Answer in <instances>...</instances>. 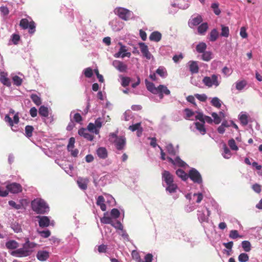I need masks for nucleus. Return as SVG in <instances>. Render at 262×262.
<instances>
[{
	"mask_svg": "<svg viewBox=\"0 0 262 262\" xmlns=\"http://www.w3.org/2000/svg\"><path fill=\"white\" fill-rule=\"evenodd\" d=\"M165 150H166L167 154L169 155V156L167 157L168 161L174 167L184 168L188 166L185 162L182 160L179 157L177 156L178 149L177 148H174L171 144H168L166 146Z\"/></svg>",
	"mask_w": 262,
	"mask_h": 262,
	"instance_id": "f257e3e1",
	"label": "nucleus"
},
{
	"mask_svg": "<svg viewBox=\"0 0 262 262\" xmlns=\"http://www.w3.org/2000/svg\"><path fill=\"white\" fill-rule=\"evenodd\" d=\"M195 97L200 101L204 102L207 100V97L205 94H199L195 95Z\"/></svg>",
	"mask_w": 262,
	"mask_h": 262,
	"instance_id": "0e129e2a",
	"label": "nucleus"
},
{
	"mask_svg": "<svg viewBox=\"0 0 262 262\" xmlns=\"http://www.w3.org/2000/svg\"><path fill=\"white\" fill-rule=\"evenodd\" d=\"M238 118L243 125H246L248 124V115L246 114V113H241L238 116Z\"/></svg>",
	"mask_w": 262,
	"mask_h": 262,
	"instance_id": "c756f323",
	"label": "nucleus"
},
{
	"mask_svg": "<svg viewBox=\"0 0 262 262\" xmlns=\"http://www.w3.org/2000/svg\"><path fill=\"white\" fill-rule=\"evenodd\" d=\"M75 138L71 137L70 138L69 143L67 146L69 151L72 150L74 147Z\"/></svg>",
	"mask_w": 262,
	"mask_h": 262,
	"instance_id": "4d7b16f0",
	"label": "nucleus"
},
{
	"mask_svg": "<svg viewBox=\"0 0 262 262\" xmlns=\"http://www.w3.org/2000/svg\"><path fill=\"white\" fill-rule=\"evenodd\" d=\"M162 37V34L157 31L153 32L149 36V39L151 41L158 42Z\"/></svg>",
	"mask_w": 262,
	"mask_h": 262,
	"instance_id": "bb28decb",
	"label": "nucleus"
},
{
	"mask_svg": "<svg viewBox=\"0 0 262 262\" xmlns=\"http://www.w3.org/2000/svg\"><path fill=\"white\" fill-rule=\"evenodd\" d=\"M210 215V211L205 206L199 208L197 211L198 219L201 223L208 222Z\"/></svg>",
	"mask_w": 262,
	"mask_h": 262,
	"instance_id": "0eeeda50",
	"label": "nucleus"
},
{
	"mask_svg": "<svg viewBox=\"0 0 262 262\" xmlns=\"http://www.w3.org/2000/svg\"><path fill=\"white\" fill-rule=\"evenodd\" d=\"M236 89L242 91L247 85V82L245 80L237 81L235 83Z\"/></svg>",
	"mask_w": 262,
	"mask_h": 262,
	"instance_id": "cd10ccee",
	"label": "nucleus"
},
{
	"mask_svg": "<svg viewBox=\"0 0 262 262\" xmlns=\"http://www.w3.org/2000/svg\"><path fill=\"white\" fill-rule=\"evenodd\" d=\"M212 116L213 118V121L215 124H219L221 122V117H219L216 113H213L212 114Z\"/></svg>",
	"mask_w": 262,
	"mask_h": 262,
	"instance_id": "680f3d73",
	"label": "nucleus"
},
{
	"mask_svg": "<svg viewBox=\"0 0 262 262\" xmlns=\"http://www.w3.org/2000/svg\"><path fill=\"white\" fill-rule=\"evenodd\" d=\"M228 145L230 148L233 150H237L238 148L236 145L234 139H230L228 141Z\"/></svg>",
	"mask_w": 262,
	"mask_h": 262,
	"instance_id": "de8ad7c7",
	"label": "nucleus"
},
{
	"mask_svg": "<svg viewBox=\"0 0 262 262\" xmlns=\"http://www.w3.org/2000/svg\"><path fill=\"white\" fill-rule=\"evenodd\" d=\"M189 70L192 74L198 73L199 72V67L196 61H190L188 63Z\"/></svg>",
	"mask_w": 262,
	"mask_h": 262,
	"instance_id": "4be33fe9",
	"label": "nucleus"
},
{
	"mask_svg": "<svg viewBox=\"0 0 262 262\" xmlns=\"http://www.w3.org/2000/svg\"><path fill=\"white\" fill-rule=\"evenodd\" d=\"M219 37V32L216 29H213L210 33L209 40L211 41H215Z\"/></svg>",
	"mask_w": 262,
	"mask_h": 262,
	"instance_id": "72a5a7b5",
	"label": "nucleus"
},
{
	"mask_svg": "<svg viewBox=\"0 0 262 262\" xmlns=\"http://www.w3.org/2000/svg\"><path fill=\"white\" fill-rule=\"evenodd\" d=\"M39 234L44 238H47L51 235V232L49 230L46 231H39Z\"/></svg>",
	"mask_w": 262,
	"mask_h": 262,
	"instance_id": "774afa93",
	"label": "nucleus"
},
{
	"mask_svg": "<svg viewBox=\"0 0 262 262\" xmlns=\"http://www.w3.org/2000/svg\"><path fill=\"white\" fill-rule=\"evenodd\" d=\"M222 71L226 77L229 76L232 73V70L227 67H224Z\"/></svg>",
	"mask_w": 262,
	"mask_h": 262,
	"instance_id": "09e8293b",
	"label": "nucleus"
},
{
	"mask_svg": "<svg viewBox=\"0 0 262 262\" xmlns=\"http://www.w3.org/2000/svg\"><path fill=\"white\" fill-rule=\"evenodd\" d=\"M30 98L32 99V101L36 105L39 106L41 104V100L40 97L37 96L35 94H32L30 95Z\"/></svg>",
	"mask_w": 262,
	"mask_h": 262,
	"instance_id": "473e14b6",
	"label": "nucleus"
},
{
	"mask_svg": "<svg viewBox=\"0 0 262 262\" xmlns=\"http://www.w3.org/2000/svg\"><path fill=\"white\" fill-rule=\"evenodd\" d=\"M6 188L8 191L12 193H18L23 190V187L20 184L17 183H12L8 184Z\"/></svg>",
	"mask_w": 262,
	"mask_h": 262,
	"instance_id": "f8f14e48",
	"label": "nucleus"
},
{
	"mask_svg": "<svg viewBox=\"0 0 262 262\" xmlns=\"http://www.w3.org/2000/svg\"><path fill=\"white\" fill-rule=\"evenodd\" d=\"M32 209L37 214H44L49 210L46 202L41 199L37 198L31 202Z\"/></svg>",
	"mask_w": 262,
	"mask_h": 262,
	"instance_id": "20e7f679",
	"label": "nucleus"
},
{
	"mask_svg": "<svg viewBox=\"0 0 262 262\" xmlns=\"http://www.w3.org/2000/svg\"><path fill=\"white\" fill-rule=\"evenodd\" d=\"M249 257L247 254L242 253L238 257V260L240 262H247L249 260Z\"/></svg>",
	"mask_w": 262,
	"mask_h": 262,
	"instance_id": "79ce46f5",
	"label": "nucleus"
},
{
	"mask_svg": "<svg viewBox=\"0 0 262 262\" xmlns=\"http://www.w3.org/2000/svg\"><path fill=\"white\" fill-rule=\"evenodd\" d=\"M211 103L212 105L219 108L221 106L222 102L219 98L215 97L212 99Z\"/></svg>",
	"mask_w": 262,
	"mask_h": 262,
	"instance_id": "f704fd0d",
	"label": "nucleus"
},
{
	"mask_svg": "<svg viewBox=\"0 0 262 262\" xmlns=\"http://www.w3.org/2000/svg\"><path fill=\"white\" fill-rule=\"evenodd\" d=\"M84 74L86 77L91 78L93 75L92 69L90 68H86L84 70Z\"/></svg>",
	"mask_w": 262,
	"mask_h": 262,
	"instance_id": "052dcab7",
	"label": "nucleus"
},
{
	"mask_svg": "<svg viewBox=\"0 0 262 262\" xmlns=\"http://www.w3.org/2000/svg\"><path fill=\"white\" fill-rule=\"evenodd\" d=\"M122 82L121 85L123 87H126L128 86L130 81V78L127 77H122L121 78Z\"/></svg>",
	"mask_w": 262,
	"mask_h": 262,
	"instance_id": "3c124183",
	"label": "nucleus"
},
{
	"mask_svg": "<svg viewBox=\"0 0 262 262\" xmlns=\"http://www.w3.org/2000/svg\"><path fill=\"white\" fill-rule=\"evenodd\" d=\"M195 119L203 122L204 124L205 122L208 123H211L213 122V120L210 117L204 116L202 113H197L195 115Z\"/></svg>",
	"mask_w": 262,
	"mask_h": 262,
	"instance_id": "f3484780",
	"label": "nucleus"
},
{
	"mask_svg": "<svg viewBox=\"0 0 262 262\" xmlns=\"http://www.w3.org/2000/svg\"><path fill=\"white\" fill-rule=\"evenodd\" d=\"M229 237L232 239H235L237 238H241L242 236L240 235L238 231L236 230H231L229 233Z\"/></svg>",
	"mask_w": 262,
	"mask_h": 262,
	"instance_id": "a18cd8bd",
	"label": "nucleus"
},
{
	"mask_svg": "<svg viewBox=\"0 0 262 262\" xmlns=\"http://www.w3.org/2000/svg\"><path fill=\"white\" fill-rule=\"evenodd\" d=\"M36 244L34 243L30 242L28 239L23 245V247L12 251L10 254L11 255L18 257H23L30 256L33 252L32 249L34 248Z\"/></svg>",
	"mask_w": 262,
	"mask_h": 262,
	"instance_id": "f03ea898",
	"label": "nucleus"
},
{
	"mask_svg": "<svg viewBox=\"0 0 262 262\" xmlns=\"http://www.w3.org/2000/svg\"><path fill=\"white\" fill-rule=\"evenodd\" d=\"M113 65L116 69L121 72H126L127 69V65L119 60H114L113 62Z\"/></svg>",
	"mask_w": 262,
	"mask_h": 262,
	"instance_id": "2eb2a0df",
	"label": "nucleus"
},
{
	"mask_svg": "<svg viewBox=\"0 0 262 262\" xmlns=\"http://www.w3.org/2000/svg\"><path fill=\"white\" fill-rule=\"evenodd\" d=\"M219 4L217 3H214L211 4V8L212 9L214 13L219 15L221 13V10L219 8Z\"/></svg>",
	"mask_w": 262,
	"mask_h": 262,
	"instance_id": "37998d69",
	"label": "nucleus"
},
{
	"mask_svg": "<svg viewBox=\"0 0 262 262\" xmlns=\"http://www.w3.org/2000/svg\"><path fill=\"white\" fill-rule=\"evenodd\" d=\"M88 183V179H79L77 180L79 187L82 190H85L87 188Z\"/></svg>",
	"mask_w": 262,
	"mask_h": 262,
	"instance_id": "a878e982",
	"label": "nucleus"
},
{
	"mask_svg": "<svg viewBox=\"0 0 262 262\" xmlns=\"http://www.w3.org/2000/svg\"><path fill=\"white\" fill-rule=\"evenodd\" d=\"M208 29V25L207 23L202 24L198 29V32L200 34H203Z\"/></svg>",
	"mask_w": 262,
	"mask_h": 262,
	"instance_id": "c03bdc74",
	"label": "nucleus"
},
{
	"mask_svg": "<svg viewBox=\"0 0 262 262\" xmlns=\"http://www.w3.org/2000/svg\"><path fill=\"white\" fill-rule=\"evenodd\" d=\"M204 124L203 122H196L193 123V125L190 126V129L193 132L198 130L201 135H204L206 133V129L205 127Z\"/></svg>",
	"mask_w": 262,
	"mask_h": 262,
	"instance_id": "9b49d317",
	"label": "nucleus"
},
{
	"mask_svg": "<svg viewBox=\"0 0 262 262\" xmlns=\"http://www.w3.org/2000/svg\"><path fill=\"white\" fill-rule=\"evenodd\" d=\"M10 206H12L13 208L16 209H19L21 208V204H17L14 201H9L8 202Z\"/></svg>",
	"mask_w": 262,
	"mask_h": 262,
	"instance_id": "69168bd1",
	"label": "nucleus"
},
{
	"mask_svg": "<svg viewBox=\"0 0 262 262\" xmlns=\"http://www.w3.org/2000/svg\"><path fill=\"white\" fill-rule=\"evenodd\" d=\"M98 156L101 159H106L107 157V151L105 147H99L97 150Z\"/></svg>",
	"mask_w": 262,
	"mask_h": 262,
	"instance_id": "393cba45",
	"label": "nucleus"
},
{
	"mask_svg": "<svg viewBox=\"0 0 262 262\" xmlns=\"http://www.w3.org/2000/svg\"><path fill=\"white\" fill-rule=\"evenodd\" d=\"M36 257L39 261H43L49 257V253L46 251H39L37 253Z\"/></svg>",
	"mask_w": 262,
	"mask_h": 262,
	"instance_id": "aec40b11",
	"label": "nucleus"
},
{
	"mask_svg": "<svg viewBox=\"0 0 262 262\" xmlns=\"http://www.w3.org/2000/svg\"><path fill=\"white\" fill-rule=\"evenodd\" d=\"M38 113L40 116L47 117L49 116L48 108L44 105H42L39 107Z\"/></svg>",
	"mask_w": 262,
	"mask_h": 262,
	"instance_id": "7c9ffc66",
	"label": "nucleus"
},
{
	"mask_svg": "<svg viewBox=\"0 0 262 262\" xmlns=\"http://www.w3.org/2000/svg\"><path fill=\"white\" fill-rule=\"evenodd\" d=\"M239 34L242 38H247L248 37V34L247 33V28L245 27H241L240 29Z\"/></svg>",
	"mask_w": 262,
	"mask_h": 262,
	"instance_id": "603ef678",
	"label": "nucleus"
},
{
	"mask_svg": "<svg viewBox=\"0 0 262 262\" xmlns=\"http://www.w3.org/2000/svg\"><path fill=\"white\" fill-rule=\"evenodd\" d=\"M0 81L3 84L6 86H9L11 85V82L9 79L4 73L1 75Z\"/></svg>",
	"mask_w": 262,
	"mask_h": 262,
	"instance_id": "c9c22d12",
	"label": "nucleus"
},
{
	"mask_svg": "<svg viewBox=\"0 0 262 262\" xmlns=\"http://www.w3.org/2000/svg\"><path fill=\"white\" fill-rule=\"evenodd\" d=\"M111 225L116 229L123 231V226L120 221H117L116 222L113 221Z\"/></svg>",
	"mask_w": 262,
	"mask_h": 262,
	"instance_id": "864d4df0",
	"label": "nucleus"
},
{
	"mask_svg": "<svg viewBox=\"0 0 262 262\" xmlns=\"http://www.w3.org/2000/svg\"><path fill=\"white\" fill-rule=\"evenodd\" d=\"M39 219L38 224L40 227L44 228L48 227L50 224V220L47 216H37Z\"/></svg>",
	"mask_w": 262,
	"mask_h": 262,
	"instance_id": "dca6fc26",
	"label": "nucleus"
},
{
	"mask_svg": "<svg viewBox=\"0 0 262 262\" xmlns=\"http://www.w3.org/2000/svg\"><path fill=\"white\" fill-rule=\"evenodd\" d=\"M207 46L204 42H200L196 47V50L199 53H203L206 50Z\"/></svg>",
	"mask_w": 262,
	"mask_h": 262,
	"instance_id": "a19ab883",
	"label": "nucleus"
},
{
	"mask_svg": "<svg viewBox=\"0 0 262 262\" xmlns=\"http://www.w3.org/2000/svg\"><path fill=\"white\" fill-rule=\"evenodd\" d=\"M205 194V191H202V192L195 193L193 195V199L195 200L196 203H200L203 198V195Z\"/></svg>",
	"mask_w": 262,
	"mask_h": 262,
	"instance_id": "c85d7f7f",
	"label": "nucleus"
},
{
	"mask_svg": "<svg viewBox=\"0 0 262 262\" xmlns=\"http://www.w3.org/2000/svg\"><path fill=\"white\" fill-rule=\"evenodd\" d=\"M223 156L225 159H229L231 156V153L230 150L227 148L226 145H224V152L222 154Z\"/></svg>",
	"mask_w": 262,
	"mask_h": 262,
	"instance_id": "49530a36",
	"label": "nucleus"
},
{
	"mask_svg": "<svg viewBox=\"0 0 262 262\" xmlns=\"http://www.w3.org/2000/svg\"><path fill=\"white\" fill-rule=\"evenodd\" d=\"M100 221L103 224L111 225L113 222L112 218L109 216H103L101 219Z\"/></svg>",
	"mask_w": 262,
	"mask_h": 262,
	"instance_id": "6e6d98bb",
	"label": "nucleus"
},
{
	"mask_svg": "<svg viewBox=\"0 0 262 262\" xmlns=\"http://www.w3.org/2000/svg\"><path fill=\"white\" fill-rule=\"evenodd\" d=\"M78 134L80 136L83 137L84 138L86 139L87 140L89 141H93L94 139V136L92 134H90L88 130L84 128H81L79 129L78 130Z\"/></svg>",
	"mask_w": 262,
	"mask_h": 262,
	"instance_id": "a211bd4d",
	"label": "nucleus"
},
{
	"mask_svg": "<svg viewBox=\"0 0 262 262\" xmlns=\"http://www.w3.org/2000/svg\"><path fill=\"white\" fill-rule=\"evenodd\" d=\"M141 127V123H137L135 124H133L132 125H130L128 129L132 132H135L136 130H138Z\"/></svg>",
	"mask_w": 262,
	"mask_h": 262,
	"instance_id": "13d9d810",
	"label": "nucleus"
},
{
	"mask_svg": "<svg viewBox=\"0 0 262 262\" xmlns=\"http://www.w3.org/2000/svg\"><path fill=\"white\" fill-rule=\"evenodd\" d=\"M87 128L89 131L94 133L95 134H98L99 133V129L96 127V125L93 123H90Z\"/></svg>",
	"mask_w": 262,
	"mask_h": 262,
	"instance_id": "ea45409f",
	"label": "nucleus"
},
{
	"mask_svg": "<svg viewBox=\"0 0 262 262\" xmlns=\"http://www.w3.org/2000/svg\"><path fill=\"white\" fill-rule=\"evenodd\" d=\"M185 116L184 118L186 119L193 120V117L195 118V115L198 112H194L189 108H185L184 110Z\"/></svg>",
	"mask_w": 262,
	"mask_h": 262,
	"instance_id": "5701e85b",
	"label": "nucleus"
},
{
	"mask_svg": "<svg viewBox=\"0 0 262 262\" xmlns=\"http://www.w3.org/2000/svg\"><path fill=\"white\" fill-rule=\"evenodd\" d=\"M34 130V127L31 125H27L25 127V135L28 138L32 136V133Z\"/></svg>",
	"mask_w": 262,
	"mask_h": 262,
	"instance_id": "4c0bfd02",
	"label": "nucleus"
},
{
	"mask_svg": "<svg viewBox=\"0 0 262 262\" xmlns=\"http://www.w3.org/2000/svg\"><path fill=\"white\" fill-rule=\"evenodd\" d=\"M6 247L8 249L14 250L19 247V244L15 240H10L6 243Z\"/></svg>",
	"mask_w": 262,
	"mask_h": 262,
	"instance_id": "b1692460",
	"label": "nucleus"
},
{
	"mask_svg": "<svg viewBox=\"0 0 262 262\" xmlns=\"http://www.w3.org/2000/svg\"><path fill=\"white\" fill-rule=\"evenodd\" d=\"M203 20L202 17L201 15H197L196 17L194 18H192L189 22V25L191 28H193L194 26H196L199 25Z\"/></svg>",
	"mask_w": 262,
	"mask_h": 262,
	"instance_id": "412c9836",
	"label": "nucleus"
},
{
	"mask_svg": "<svg viewBox=\"0 0 262 262\" xmlns=\"http://www.w3.org/2000/svg\"><path fill=\"white\" fill-rule=\"evenodd\" d=\"M119 44L120 45V48L118 52L116 53L114 55V57L116 58H119L121 57L122 58H124L125 57H129L131 55L130 52L125 53L126 51L125 49V46L122 45L121 43L119 42Z\"/></svg>",
	"mask_w": 262,
	"mask_h": 262,
	"instance_id": "4468645a",
	"label": "nucleus"
},
{
	"mask_svg": "<svg viewBox=\"0 0 262 262\" xmlns=\"http://www.w3.org/2000/svg\"><path fill=\"white\" fill-rule=\"evenodd\" d=\"M20 27L23 29L29 28V33L33 34L35 31V24L33 21L29 22L26 18H23L20 20L19 23Z\"/></svg>",
	"mask_w": 262,
	"mask_h": 262,
	"instance_id": "1a4fd4ad",
	"label": "nucleus"
},
{
	"mask_svg": "<svg viewBox=\"0 0 262 262\" xmlns=\"http://www.w3.org/2000/svg\"><path fill=\"white\" fill-rule=\"evenodd\" d=\"M165 183L166 184V192L171 195L175 194L179 190L178 185L174 181L173 176L169 171L165 170Z\"/></svg>",
	"mask_w": 262,
	"mask_h": 262,
	"instance_id": "7ed1b4c3",
	"label": "nucleus"
},
{
	"mask_svg": "<svg viewBox=\"0 0 262 262\" xmlns=\"http://www.w3.org/2000/svg\"><path fill=\"white\" fill-rule=\"evenodd\" d=\"M177 175L182 180L185 181L188 178V175L182 169H179L176 171Z\"/></svg>",
	"mask_w": 262,
	"mask_h": 262,
	"instance_id": "2f4dec72",
	"label": "nucleus"
},
{
	"mask_svg": "<svg viewBox=\"0 0 262 262\" xmlns=\"http://www.w3.org/2000/svg\"><path fill=\"white\" fill-rule=\"evenodd\" d=\"M114 143L116 148L118 150H121L124 149L126 144V139L124 137L120 136L115 139Z\"/></svg>",
	"mask_w": 262,
	"mask_h": 262,
	"instance_id": "ddd939ff",
	"label": "nucleus"
},
{
	"mask_svg": "<svg viewBox=\"0 0 262 262\" xmlns=\"http://www.w3.org/2000/svg\"><path fill=\"white\" fill-rule=\"evenodd\" d=\"M184 56L182 53H180L178 55H175L173 58L172 59L175 63H179L181 60H182Z\"/></svg>",
	"mask_w": 262,
	"mask_h": 262,
	"instance_id": "bf43d9fd",
	"label": "nucleus"
},
{
	"mask_svg": "<svg viewBox=\"0 0 262 262\" xmlns=\"http://www.w3.org/2000/svg\"><path fill=\"white\" fill-rule=\"evenodd\" d=\"M5 121L6 122L8 123L9 125L12 127L13 126V121L11 118L9 116V115H6L4 118Z\"/></svg>",
	"mask_w": 262,
	"mask_h": 262,
	"instance_id": "338daca9",
	"label": "nucleus"
},
{
	"mask_svg": "<svg viewBox=\"0 0 262 262\" xmlns=\"http://www.w3.org/2000/svg\"><path fill=\"white\" fill-rule=\"evenodd\" d=\"M13 80L14 81V83L17 85L19 86L22 83V79L18 76H15L13 77Z\"/></svg>",
	"mask_w": 262,
	"mask_h": 262,
	"instance_id": "e2e57ef3",
	"label": "nucleus"
},
{
	"mask_svg": "<svg viewBox=\"0 0 262 262\" xmlns=\"http://www.w3.org/2000/svg\"><path fill=\"white\" fill-rule=\"evenodd\" d=\"M222 31L221 35L223 37H228L229 35V29L228 27L224 25L221 26Z\"/></svg>",
	"mask_w": 262,
	"mask_h": 262,
	"instance_id": "58836bf2",
	"label": "nucleus"
},
{
	"mask_svg": "<svg viewBox=\"0 0 262 262\" xmlns=\"http://www.w3.org/2000/svg\"><path fill=\"white\" fill-rule=\"evenodd\" d=\"M202 82L209 88L212 86L216 88L220 84L221 76L216 74H213L211 76H205L203 79Z\"/></svg>",
	"mask_w": 262,
	"mask_h": 262,
	"instance_id": "39448f33",
	"label": "nucleus"
},
{
	"mask_svg": "<svg viewBox=\"0 0 262 262\" xmlns=\"http://www.w3.org/2000/svg\"><path fill=\"white\" fill-rule=\"evenodd\" d=\"M111 215L113 217L117 219L120 216V213L118 209L114 208L111 211Z\"/></svg>",
	"mask_w": 262,
	"mask_h": 262,
	"instance_id": "5fc2aeb1",
	"label": "nucleus"
},
{
	"mask_svg": "<svg viewBox=\"0 0 262 262\" xmlns=\"http://www.w3.org/2000/svg\"><path fill=\"white\" fill-rule=\"evenodd\" d=\"M188 177L194 183L201 184L202 179L200 172L194 168L190 170L188 174Z\"/></svg>",
	"mask_w": 262,
	"mask_h": 262,
	"instance_id": "9d476101",
	"label": "nucleus"
},
{
	"mask_svg": "<svg viewBox=\"0 0 262 262\" xmlns=\"http://www.w3.org/2000/svg\"><path fill=\"white\" fill-rule=\"evenodd\" d=\"M242 246L245 252H249L251 250V245L248 241H243Z\"/></svg>",
	"mask_w": 262,
	"mask_h": 262,
	"instance_id": "e433bc0d",
	"label": "nucleus"
},
{
	"mask_svg": "<svg viewBox=\"0 0 262 262\" xmlns=\"http://www.w3.org/2000/svg\"><path fill=\"white\" fill-rule=\"evenodd\" d=\"M114 13L121 19L125 21L130 19L131 16L133 14L132 12L130 10L122 7L115 8L114 10Z\"/></svg>",
	"mask_w": 262,
	"mask_h": 262,
	"instance_id": "6e6552de",
	"label": "nucleus"
},
{
	"mask_svg": "<svg viewBox=\"0 0 262 262\" xmlns=\"http://www.w3.org/2000/svg\"><path fill=\"white\" fill-rule=\"evenodd\" d=\"M212 58V54L210 52H204L202 55V59L205 61H209Z\"/></svg>",
	"mask_w": 262,
	"mask_h": 262,
	"instance_id": "8fccbe9b",
	"label": "nucleus"
},
{
	"mask_svg": "<svg viewBox=\"0 0 262 262\" xmlns=\"http://www.w3.org/2000/svg\"><path fill=\"white\" fill-rule=\"evenodd\" d=\"M145 83L148 91L154 94H159L160 98L162 99L163 94L164 91V85L160 84L158 87H156L153 83L145 79Z\"/></svg>",
	"mask_w": 262,
	"mask_h": 262,
	"instance_id": "423d86ee",
	"label": "nucleus"
},
{
	"mask_svg": "<svg viewBox=\"0 0 262 262\" xmlns=\"http://www.w3.org/2000/svg\"><path fill=\"white\" fill-rule=\"evenodd\" d=\"M141 52L143 54V56H145L147 59H149L150 58L151 54L148 51V47L143 42H140L139 43Z\"/></svg>",
	"mask_w": 262,
	"mask_h": 262,
	"instance_id": "6ab92c4d",
	"label": "nucleus"
}]
</instances>
